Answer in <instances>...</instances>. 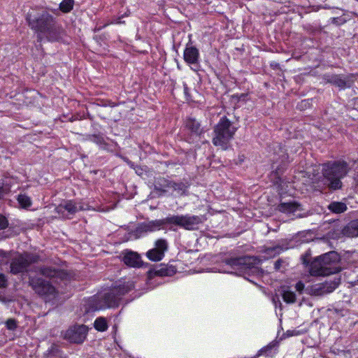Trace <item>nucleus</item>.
Here are the masks:
<instances>
[{
    "mask_svg": "<svg viewBox=\"0 0 358 358\" xmlns=\"http://www.w3.org/2000/svg\"><path fill=\"white\" fill-rule=\"evenodd\" d=\"M134 288L133 281H128L113 287L108 292L94 296L91 300L92 309L97 310L117 306L122 296Z\"/></svg>",
    "mask_w": 358,
    "mask_h": 358,
    "instance_id": "7ed1b4c3",
    "label": "nucleus"
},
{
    "mask_svg": "<svg viewBox=\"0 0 358 358\" xmlns=\"http://www.w3.org/2000/svg\"><path fill=\"white\" fill-rule=\"evenodd\" d=\"M8 280L5 275L0 273V288H4L7 286Z\"/></svg>",
    "mask_w": 358,
    "mask_h": 358,
    "instance_id": "2f4dec72",
    "label": "nucleus"
},
{
    "mask_svg": "<svg viewBox=\"0 0 358 358\" xmlns=\"http://www.w3.org/2000/svg\"><path fill=\"white\" fill-rule=\"evenodd\" d=\"M275 354V350L274 349V345H269L262 350H260L258 352V356H266L268 357H273Z\"/></svg>",
    "mask_w": 358,
    "mask_h": 358,
    "instance_id": "393cba45",
    "label": "nucleus"
},
{
    "mask_svg": "<svg viewBox=\"0 0 358 358\" xmlns=\"http://www.w3.org/2000/svg\"><path fill=\"white\" fill-rule=\"evenodd\" d=\"M166 185L171 186V189L176 192L179 195L186 194L187 186L182 182H169Z\"/></svg>",
    "mask_w": 358,
    "mask_h": 358,
    "instance_id": "412c9836",
    "label": "nucleus"
},
{
    "mask_svg": "<svg viewBox=\"0 0 358 358\" xmlns=\"http://www.w3.org/2000/svg\"><path fill=\"white\" fill-rule=\"evenodd\" d=\"M38 257L29 253L18 255L13 258L10 263V272L13 274H18L27 271L29 266L36 262Z\"/></svg>",
    "mask_w": 358,
    "mask_h": 358,
    "instance_id": "1a4fd4ad",
    "label": "nucleus"
},
{
    "mask_svg": "<svg viewBox=\"0 0 358 358\" xmlns=\"http://www.w3.org/2000/svg\"><path fill=\"white\" fill-rule=\"evenodd\" d=\"M122 260L125 264L131 267H139L142 262L138 254L132 251L125 252Z\"/></svg>",
    "mask_w": 358,
    "mask_h": 358,
    "instance_id": "dca6fc26",
    "label": "nucleus"
},
{
    "mask_svg": "<svg viewBox=\"0 0 358 358\" xmlns=\"http://www.w3.org/2000/svg\"><path fill=\"white\" fill-rule=\"evenodd\" d=\"M173 181L166 180L165 178H159L156 181L155 187L157 189L162 190L163 192H168L171 190V186L166 185L169 182H172Z\"/></svg>",
    "mask_w": 358,
    "mask_h": 358,
    "instance_id": "5701e85b",
    "label": "nucleus"
},
{
    "mask_svg": "<svg viewBox=\"0 0 358 358\" xmlns=\"http://www.w3.org/2000/svg\"><path fill=\"white\" fill-rule=\"evenodd\" d=\"M88 328L84 324L74 325L65 333L64 338L71 343H82L86 338Z\"/></svg>",
    "mask_w": 358,
    "mask_h": 358,
    "instance_id": "9b49d317",
    "label": "nucleus"
},
{
    "mask_svg": "<svg viewBox=\"0 0 358 358\" xmlns=\"http://www.w3.org/2000/svg\"><path fill=\"white\" fill-rule=\"evenodd\" d=\"M282 299L287 303H293L296 301L295 292L289 289H284L282 294Z\"/></svg>",
    "mask_w": 358,
    "mask_h": 358,
    "instance_id": "b1692460",
    "label": "nucleus"
},
{
    "mask_svg": "<svg viewBox=\"0 0 358 358\" xmlns=\"http://www.w3.org/2000/svg\"><path fill=\"white\" fill-rule=\"evenodd\" d=\"M17 201L22 208H27L31 206V201L30 197L26 194H19L17 196Z\"/></svg>",
    "mask_w": 358,
    "mask_h": 358,
    "instance_id": "bb28decb",
    "label": "nucleus"
},
{
    "mask_svg": "<svg viewBox=\"0 0 358 358\" xmlns=\"http://www.w3.org/2000/svg\"><path fill=\"white\" fill-rule=\"evenodd\" d=\"M282 250V248L279 246L270 248L266 250V253L268 255H271L273 252H274L273 255L275 254H279Z\"/></svg>",
    "mask_w": 358,
    "mask_h": 358,
    "instance_id": "c756f323",
    "label": "nucleus"
},
{
    "mask_svg": "<svg viewBox=\"0 0 358 358\" xmlns=\"http://www.w3.org/2000/svg\"><path fill=\"white\" fill-rule=\"evenodd\" d=\"M155 248L147 252L149 259L158 262L163 259L164 252L168 250V243L165 239H158L155 242Z\"/></svg>",
    "mask_w": 358,
    "mask_h": 358,
    "instance_id": "ddd939ff",
    "label": "nucleus"
},
{
    "mask_svg": "<svg viewBox=\"0 0 358 358\" xmlns=\"http://www.w3.org/2000/svg\"><path fill=\"white\" fill-rule=\"evenodd\" d=\"M338 285V282L331 281L315 285L314 292L317 294H323L332 292Z\"/></svg>",
    "mask_w": 358,
    "mask_h": 358,
    "instance_id": "f3484780",
    "label": "nucleus"
},
{
    "mask_svg": "<svg viewBox=\"0 0 358 358\" xmlns=\"http://www.w3.org/2000/svg\"><path fill=\"white\" fill-rule=\"evenodd\" d=\"M40 273L49 278L52 282L38 277H29V282L32 289L38 295L45 296L48 299H55L59 291L52 283L57 284L60 281L69 278V274L63 270L55 269L50 266L41 268Z\"/></svg>",
    "mask_w": 358,
    "mask_h": 358,
    "instance_id": "f257e3e1",
    "label": "nucleus"
},
{
    "mask_svg": "<svg viewBox=\"0 0 358 358\" xmlns=\"http://www.w3.org/2000/svg\"><path fill=\"white\" fill-rule=\"evenodd\" d=\"M184 90H185V93L187 94V87L185 84L184 85Z\"/></svg>",
    "mask_w": 358,
    "mask_h": 358,
    "instance_id": "e433bc0d",
    "label": "nucleus"
},
{
    "mask_svg": "<svg viewBox=\"0 0 358 358\" xmlns=\"http://www.w3.org/2000/svg\"><path fill=\"white\" fill-rule=\"evenodd\" d=\"M83 210H85L83 206L71 200L64 201L55 208L58 214L68 219L71 218L77 212Z\"/></svg>",
    "mask_w": 358,
    "mask_h": 358,
    "instance_id": "f8f14e48",
    "label": "nucleus"
},
{
    "mask_svg": "<svg viewBox=\"0 0 358 358\" xmlns=\"http://www.w3.org/2000/svg\"><path fill=\"white\" fill-rule=\"evenodd\" d=\"M8 225L7 219L2 215H0V229H6Z\"/></svg>",
    "mask_w": 358,
    "mask_h": 358,
    "instance_id": "7c9ffc66",
    "label": "nucleus"
},
{
    "mask_svg": "<svg viewBox=\"0 0 358 358\" xmlns=\"http://www.w3.org/2000/svg\"><path fill=\"white\" fill-rule=\"evenodd\" d=\"M94 327L99 331H106L108 328L106 320L103 317L96 318L94 321Z\"/></svg>",
    "mask_w": 358,
    "mask_h": 358,
    "instance_id": "cd10ccee",
    "label": "nucleus"
},
{
    "mask_svg": "<svg viewBox=\"0 0 358 358\" xmlns=\"http://www.w3.org/2000/svg\"><path fill=\"white\" fill-rule=\"evenodd\" d=\"M343 234L348 236H358V219L351 221L343 229Z\"/></svg>",
    "mask_w": 358,
    "mask_h": 358,
    "instance_id": "6ab92c4d",
    "label": "nucleus"
},
{
    "mask_svg": "<svg viewBox=\"0 0 358 358\" xmlns=\"http://www.w3.org/2000/svg\"><path fill=\"white\" fill-rule=\"evenodd\" d=\"M339 256L334 252H329L315 257L309 265V272L312 275H328L339 272Z\"/></svg>",
    "mask_w": 358,
    "mask_h": 358,
    "instance_id": "20e7f679",
    "label": "nucleus"
},
{
    "mask_svg": "<svg viewBox=\"0 0 358 358\" xmlns=\"http://www.w3.org/2000/svg\"><path fill=\"white\" fill-rule=\"evenodd\" d=\"M8 188H5L2 183H0V199L8 191Z\"/></svg>",
    "mask_w": 358,
    "mask_h": 358,
    "instance_id": "72a5a7b5",
    "label": "nucleus"
},
{
    "mask_svg": "<svg viewBox=\"0 0 358 358\" xmlns=\"http://www.w3.org/2000/svg\"><path fill=\"white\" fill-rule=\"evenodd\" d=\"M73 0H63L59 4V8L63 13H69L73 8Z\"/></svg>",
    "mask_w": 358,
    "mask_h": 358,
    "instance_id": "a878e982",
    "label": "nucleus"
},
{
    "mask_svg": "<svg viewBox=\"0 0 358 358\" xmlns=\"http://www.w3.org/2000/svg\"><path fill=\"white\" fill-rule=\"evenodd\" d=\"M186 126L196 135H199L202 132L200 123L195 119L189 118L186 122Z\"/></svg>",
    "mask_w": 358,
    "mask_h": 358,
    "instance_id": "aec40b11",
    "label": "nucleus"
},
{
    "mask_svg": "<svg viewBox=\"0 0 358 358\" xmlns=\"http://www.w3.org/2000/svg\"><path fill=\"white\" fill-rule=\"evenodd\" d=\"M281 261L280 260H278L275 262V264H274V266H275V269H280V266H281Z\"/></svg>",
    "mask_w": 358,
    "mask_h": 358,
    "instance_id": "f704fd0d",
    "label": "nucleus"
},
{
    "mask_svg": "<svg viewBox=\"0 0 358 358\" xmlns=\"http://www.w3.org/2000/svg\"><path fill=\"white\" fill-rule=\"evenodd\" d=\"M328 208L332 213H341L347 210V206L343 202L334 201L329 205Z\"/></svg>",
    "mask_w": 358,
    "mask_h": 358,
    "instance_id": "4be33fe9",
    "label": "nucleus"
},
{
    "mask_svg": "<svg viewBox=\"0 0 358 358\" xmlns=\"http://www.w3.org/2000/svg\"><path fill=\"white\" fill-rule=\"evenodd\" d=\"M236 130L237 128L227 117H221L214 129V136L212 140L213 145L222 150H227Z\"/></svg>",
    "mask_w": 358,
    "mask_h": 358,
    "instance_id": "0eeeda50",
    "label": "nucleus"
},
{
    "mask_svg": "<svg viewBox=\"0 0 358 358\" xmlns=\"http://www.w3.org/2000/svg\"><path fill=\"white\" fill-rule=\"evenodd\" d=\"M183 59L188 65L197 66L199 62V50L194 46L187 45L184 50Z\"/></svg>",
    "mask_w": 358,
    "mask_h": 358,
    "instance_id": "2eb2a0df",
    "label": "nucleus"
},
{
    "mask_svg": "<svg viewBox=\"0 0 358 358\" xmlns=\"http://www.w3.org/2000/svg\"><path fill=\"white\" fill-rule=\"evenodd\" d=\"M223 266L219 272L243 275L256 271L259 261L254 257L244 256L229 258L224 260Z\"/></svg>",
    "mask_w": 358,
    "mask_h": 358,
    "instance_id": "423d86ee",
    "label": "nucleus"
},
{
    "mask_svg": "<svg viewBox=\"0 0 358 358\" xmlns=\"http://www.w3.org/2000/svg\"><path fill=\"white\" fill-rule=\"evenodd\" d=\"M349 171L348 164L344 161L328 162L323 165L322 173L324 185L332 189L341 187V179L345 177Z\"/></svg>",
    "mask_w": 358,
    "mask_h": 358,
    "instance_id": "39448f33",
    "label": "nucleus"
},
{
    "mask_svg": "<svg viewBox=\"0 0 358 358\" xmlns=\"http://www.w3.org/2000/svg\"><path fill=\"white\" fill-rule=\"evenodd\" d=\"M165 221L166 217L161 220H155L147 222H143L138 227L137 231L141 234L158 231L161 229L164 226L167 225V222Z\"/></svg>",
    "mask_w": 358,
    "mask_h": 358,
    "instance_id": "4468645a",
    "label": "nucleus"
},
{
    "mask_svg": "<svg viewBox=\"0 0 358 358\" xmlns=\"http://www.w3.org/2000/svg\"><path fill=\"white\" fill-rule=\"evenodd\" d=\"M323 79L326 83H331L340 89L350 87L355 80V76L352 74L343 76L334 73H325Z\"/></svg>",
    "mask_w": 358,
    "mask_h": 358,
    "instance_id": "9d476101",
    "label": "nucleus"
},
{
    "mask_svg": "<svg viewBox=\"0 0 358 358\" xmlns=\"http://www.w3.org/2000/svg\"><path fill=\"white\" fill-rule=\"evenodd\" d=\"M167 225H174L186 230H194L202 222V219L198 215H177L166 217Z\"/></svg>",
    "mask_w": 358,
    "mask_h": 358,
    "instance_id": "6e6552de",
    "label": "nucleus"
},
{
    "mask_svg": "<svg viewBox=\"0 0 358 358\" xmlns=\"http://www.w3.org/2000/svg\"><path fill=\"white\" fill-rule=\"evenodd\" d=\"M295 288L298 292H301L304 289V285L301 282H298L296 284Z\"/></svg>",
    "mask_w": 358,
    "mask_h": 358,
    "instance_id": "473e14b6",
    "label": "nucleus"
},
{
    "mask_svg": "<svg viewBox=\"0 0 358 358\" xmlns=\"http://www.w3.org/2000/svg\"><path fill=\"white\" fill-rule=\"evenodd\" d=\"M103 139L101 137L94 136V141H95L97 143H101L102 142Z\"/></svg>",
    "mask_w": 358,
    "mask_h": 358,
    "instance_id": "c9c22d12",
    "label": "nucleus"
},
{
    "mask_svg": "<svg viewBox=\"0 0 358 358\" xmlns=\"http://www.w3.org/2000/svg\"><path fill=\"white\" fill-rule=\"evenodd\" d=\"M278 209L282 213L290 214L299 210V205L294 201L280 203L278 206Z\"/></svg>",
    "mask_w": 358,
    "mask_h": 358,
    "instance_id": "a211bd4d",
    "label": "nucleus"
},
{
    "mask_svg": "<svg viewBox=\"0 0 358 358\" xmlns=\"http://www.w3.org/2000/svg\"><path fill=\"white\" fill-rule=\"evenodd\" d=\"M192 69H193L194 71H196V69H194V67H191Z\"/></svg>",
    "mask_w": 358,
    "mask_h": 358,
    "instance_id": "58836bf2",
    "label": "nucleus"
},
{
    "mask_svg": "<svg viewBox=\"0 0 358 358\" xmlns=\"http://www.w3.org/2000/svg\"><path fill=\"white\" fill-rule=\"evenodd\" d=\"M116 23L120 24V23H121V22L119 20Z\"/></svg>",
    "mask_w": 358,
    "mask_h": 358,
    "instance_id": "4c0bfd02",
    "label": "nucleus"
},
{
    "mask_svg": "<svg viewBox=\"0 0 358 358\" xmlns=\"http://www.w3.org/2000/svg\"><path fill=\"white\" fill-rule=\"evenodd\" d=\"M357 281H358V279H357Z\"/></svg>",
    "mask_w": 358,
    "mask_h": 358,
    "instance_id": "ea45409f",
    "label": "nucleus"
},
{
    "mask_svg": "<svg viewBox=\"0 0 358 358\" xmlns=\"http://www.w3.org/2000/svg\"><path fill=\"white\" fill-rule=\"evenodd\" d=\"M6 327L10 330H14L17 327L16 321L13 319H9L6 322Z\"/></svg>",
    "mask_w": 358,
    "mask_h": 358,
    "instance_id": "c85d7f7f",
    "label": "nucleus"
},
{
    "mask_svg": "<svg viewBox=\"0 0 358 358\" xmlns=\"http://www.w3.org/2000/svg\"><path fill=\"white\" fill-rule=\"evenodd\" d=\"M27 20L31 28L38 33L40 41L45 38L53 42L61 38L63 29L55 23L52 16L48 13H43L40 16L34 18L31 15H28Z\"/></svg>",
    "mask_w": 358,
    "mask_h": 358,
    "instance_id": "f03ea898",
    "label": "nucleus"
}]
</instances>
